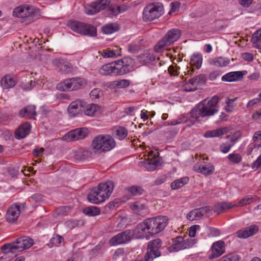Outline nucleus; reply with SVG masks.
Segmentation results:
<instances>
[{
  "mask_svg": "<svg viewBox=\"0 0 261 261\" xmlns=\"http://www.w3.org/2000/svg\"><path fill=\"white\" fill-rule=\"evenodd\" d=\"M189 181V178L188 177H183L180 179L175 180L171 184V188L173 190H177Z\"/></svg>",
  "mask_w": 261,
  "mask_h": 261,
  "instance_id": "obj_37",
  "label": "nucleus"
},
{
  "mask_svg": "<svg viewBox=\"0 0 261 261\" xmlns=\"http://www.w3.org/2000/svg\"><path fill=\"white\" fill-rule=\"evenodd\" d=\"M242 58L245 61L250 62L253 60V56L249 53H244L242 54Z\"/></svg>",
  "mask_w": 261,
  "mask_h": 261,
  "instance_id": "obj_63",
  "label": "nucleus"
},
{
  "mask_svg": "<svg viewBox=\"0 0 261 261\" xmlns=\"http://www.w3.org/2000/svg\"><path fill=\"white\" fill-rule=\"evenodd\" d=\"M64 241L63 238L57 234H55L53 238H51L50 240V242L48 244L49 247H52L53 246H58L60 244H61Z\"/></svg>",
  "mask_w": 261,
  "mask_h": 261,
  "instance_id": "obj_42",
  "label": "nucleus"
},
{
  "mask_svg": "<svg viewBox=\"0 0 261 261\" xmlns=\"http://www.w3.org/2000/svg\"><path fill=\"white\" fill-rule=\"evenodd\" d=\"M71 210V207L68 206H61L56 210V213L58 215H66Z\"/></svg>",
  "mask_w": 261,
  "mask_h": 261,
  "instance_id": "obj_54",
  "label": "nucleus"
},
{
  "mask_svg": "<svg viewBox=\"0 0 261 261\" xmlns=\"http://www.w3.org/2000/svg\"><path fill=\"white\" fill-rule=\"evenodd\" d=\"M125 191L130 195V196H137L142 195L144 190L140 186H133L127 187Z\"/></svg>",
  "mask_w": 261,
  "mask_h": 261,
  "instance_id": "obj_36",
  "label": "nucleus"
},
{
  "mask_svg": "<svg viewBox=\"0 0 261 261\" xmlns=\"http://www.w3.org/2000/svg\"><path fill=\"white\" fill-rule=\"evenodd\" d=\"M84 224V221L82 220H69L66 222V226L70 229H72L75 227L82 226Z\"/></svg>",
  "mask_w": 261,
  "mask_h": 261,
  "instance_id": "obj_44",
  "label": "nucleus"
},
{
  "mask_svg": "<svg viewBox=\"0 0 261 261\" xmlns=\"http://www.w3.org/2000/svg\"><path fill=\"white\" fill-rule=\"evenodd\" d=\"M88 134L89 131L87 128H78L68 132L62 137V139L67 142L75 141L84 139Z\"/></svg>",
  "mask_w": 261,
  "mask_h": 261,
  "instance_id": "obj_10",
  "label": "nucleus"
},
{
  "mask_svg": "<svg viewBox=\"0 0 261 261\" xmlns=\"http://www.w3.org/2000/svg\"><path fill=\"white\" fill-rule=\"evenodd\" d=\"M31 125L26 122L21 125L15 131V136L17 139H22L25 137L30 132Z\"/></svg>",
  "mask_w": 261,
  "mask_h": 261,
  "instance_id": "obj_25",
  "label": "nucleus"
},
{
  "mask_svg": "<svg viewBox=\"0 0 261 261\" xmlns=\"http://www.w3.org/2000/svg\"><path fill=\"white\" fill-rule=\"evenodd\" d=\"M109 4L108 0H97L88 5L85 9V12L88 15H94L106 9Z\"/></svg>",
  "mask_w": 261,
  "mask_h": 261,
  "instance_id": "obj_13",
  "label": "nucleus"
},
{
  "mask_svg": "<svg viewBox=\"0 0 261 261\" xmlns=\"http://www.w3.org/2000/svg\"><path fill=\"white\" fill-rule=\"evenodd\" d=\"M21 117H30L32 116H36L35 106H28L21 109L19 113Z\"/></svg>",
  "mask_w": 261,
  "mask_h": 261,
  "instance_id": "obj_33",
  "label": "nucleus"
},
{
  "mask_svg": "<svg viewBox=\"0 0 261 261\" xmlns=\"http://www.w3.org/2000/svg\"><path fill=\"white\" fill-rule=\"evenodd\" d=\"M168 219L166 216H158L144 220L148 229V233L151 236L162 231L167 224Z\"/></svg>",
  "mask_w": 261,
  "mask_h": 261,
  "instance_id": "obj_5",
  "label": "nucleus"
},
{
  "mask_svg": "<svg viewBox=\"0 0 261 261\" xmlns=\"http://www.w3.org/2000/svg\"><path fill=\"white\" fill-rule=\"evenodd\" d=\"M210 63L216 66L223 67L227 65L229 63V60L227 58L220 57L212 60L210 61Z\"/></svg>",
  "mask_w": 261,
  "mask_h": 261,
  "instance_id": "obj_38",
  "label": "nucleus"
},
{
  "mask_svg": "<svg viewBox=\"0 0 261 261\" xmlns=\"http://www.w3.org/2000/svg\"><path fill=\"white\" fill-rule=\"evenodd\" d=\"M258 230L257 225H252L243 229H241L236 232L237 237L241 239H246L253 236Z\"/></svg>",
  "mask_w": 261,
  "mask_h": 261,
  "instance_id": "obj_17",
  "label": "nucleus"
},
{
  "mask_svg": "<svg viewBox=\"0 0 261 261\" xmlns=\"http://www.w3.org/2000/svg\"><path fill=\"white\" fill-rule=\"evenodd\" d=\"M124 6H114L109 8V11L111 12V14L113 15H117L119 13L125 11V9Z\"/></svg>",
  "mask_w": 261,
  "mask_h": 261,
  "instance_id": "obj_47",
  "label": "nucleus"
},
{
  "mask_svg": "<svg viewBox=\"0 0 261 261\" xmlns=\"http://www.w3.org/2000/svg\"><path fill=\"white\" fill-rule=\"evenodd\" d=\"M59 68L60 71L66 74L69 73L72 71V68L68 64L64 63H61L60 61H59Z\"/></svg>",
  "mask_w": 261,
  "mask_h": 261,
  "instance_id": "obj_51",
  "label": "nucleus"
},
{
  "mask_svg": "<svg viewBox=\"0 0 261 261\" xmlns=\"http://www.w3.org/2000/svg\"><path fill=\"white\" fill-rule=\"evenodd\" d=\"M235 206V204H232L231 203L223 202L219 203L215 205L214 212L219 214L221 212L231 208Z\"/></svg>",
  "mask_w": 261,
  "mask_h": 261,
  "instance_id": "obj_34",
  "label": "nucleus"
},
{
  "mask_svg": "<svg viewBox=\"0 0 261 261\" xmlns=\"http://www.w3.org/2000/svg\"><path fill=\"white\" fill-rule=\"evenodd\" d=\"M202 58L200 54H194L191 58V64L199 69L201 66Z\"/></svg>",
  "mask_w": 261,
  "mask_h": 261,
  "instance_id": "obj_40",
  "label": "nucleus"
},
{
  "mask_svg": "<svg viewBox=\"0 0 261 261\" xmlns=\"http://www.w3.org/2000/svg\"><path fill=\"white\" fill-rule=\"evenodd\" d=\"M130 207L135 213H138L145 208V204L140 201H136L130 205Z\"/></svg>",
  "mask_w": 261,
  "mask_h": 261,
  "instance_id": "obj_46",
  "label": "nucleus"
},
{
  "mask_svg": "<svg viewBox=\"0 0 261 261\" xmlns=\"http://www.w3.org/2000/svg\"><path fill=\"white\" fill-rule=\"evenodd\" d=\"M20 215V206L17 204L10 207L6 214V219L9 222H13L17 219Z\"/></svg>",
  "mask_w": 261,
  "mask_h": 261,
  "instance_id": "obj_20",
  "label": "nucleus"
},
{
  "mask_svg": "<svg viewBox=\"0 0 261 261\" xmlns=\"http://www.w3.org/2000/svg\"><path fill=\"white\" fill-rule=\"evenodd\" d=\"M194 170L198 173H200L205 175H211L214 171V167L212 165L205 166H194Z\"/></svg>",
  "mask_w": 261,
  "mask_h": 261,
  "instance_id": "obj_31",
  "label": "nucleus"
},
{
  "mask_svg": "<svg viewBox=\"0 0 261 261\" xmlns=\"http://www.w3.org/2000/svg\"><path fill=\"white\" fill-rule=\"evenodd\" d=\"M200 226L197 225H193L190 228L189 236L190 237H194L196 235V232L197 229H199Z\"/></svg>",
  "mask_w": 261,
  "mask_h": 261,
  "instance_id": "obj_62",
  "label": "nucleus"
},
{
  "mask_svg": "<svg viewBox=\"0 0 261 261\" xmlns=\"http://www.w3.org/2000/svg\"><path fill=\"white\" fill-rule=\"evenodd\" d=\"M87 85L86 80L76 77L65 80L57 85V89L63 91H74L84 88Z\"/></svg>",
  "mask_w": 261,
  "mask_h": 261,
  "instance_id": "obj_6",
  "label": "nucleus"
},
{
  "mask_svg": "<svg viewBox=\"0 0 261 261\" xmlns=\"http://www.w3.org/2000/svg\"><path fill=\"white\" fill-rule=\"evenodd\" d=\"M178 132V129L173 128L168 130L165 132L167 137L173 138L174 137Z\"/></svg>",
  "mask_w": 261,
  "mask_h": 261,
  "instance_id": "obj_61",
  "label": "nucleus"
},
{
  "mask_svg": "<svg viewBox=\"0 0 261 261\" xmlns=\"http://www.w3.org/2000/svg\"><path fill=\"white\" fill-rule=\"evenodd\" d=\"M102 112L101 107L96 104L88 105L84 112L85 115L89 116H98L101 115Z\"/></svg>",
  "mask_w": 261,
  "mask_h": 261,
  "instance_id": "obj_23",
  "label": "nucleus"
},
{
  "mask_svg": "<svg viewBox=\"0 0 261 261\" xmlns=\"http://www.w3.org/2000/svg\"><path fill=\"white\" fill-rule=\"evenodd\" d=\"M134 63V61L130 58H124L116 62L118 74H125L133 70Z\"/></svg>",
  "mask_w": 261,
  "mask_h": 261,
  "instance_id": "obj_12",
  "label": "nucleus"
},
{
  "mask_svg": "<svg viewBox=\"0 0 261 261\" xmlns=\"http://www.w3.org/2000/svg\"><path fill=\"white\" fill-rule=\"evenodd\" d=\"M163 13V7L160 4H150L146 6L143 11V17L146 21L159 18Z\"/></svg>",
  "mask_w": 261,
  "mask_h": 261,
  "instance_id": "obj_8",
  "label": "nucleus"
},
{
  "mask_svg": "<svg viewBox=\"0 0 261 261\" xmlns=\"http://www.w3.org/2000/svg\"><path fill=\"white\" fill-rule=\"evenodd\" d=\"M67 24L72 30L77 33L90 36L96 35V29L92 25L75 20L69 21Z\"/></svg>",
  "mask_w": 261,
  "mask_h": 261,
  "instance_id": "obj_7",
  "label": "nucleus"
},
{
  "mask_svg": "<svg viewBox=\"0 0 261 261\" xmlns=\"http://www.w3.org/2000/svg\"><path fill=\"white\" fill-rule=\"evenodd\" d=\"M228 131V128L224 127L211 131H208L205 133L204 136L206 138L218 137L226 134Z\"/></svg>",
  "mask_w": 261,
  "mask_h": 261,
  "instance_id": "obj_28",
  "label": "nucleus"
},
{
  "mask_svg": "<svg viewBox=\"0 0 261 261\" xmlns=\"http://www.w3.org/2000/svg\"><path fill=\"white\" fill-rule=\"evenodd\" d=\"M129 84L128 80L124 79L113 81L112 85L118 88H124L128 87Z\"/></svg>",
  "mask_w": 261,
  "mask_h": 261,
  "instance_id": "obj_45",
  "label": "nucleus"
},
{
  "mask_svg": "<svg viewBox=\"0 0 261 261\" xmlns=\"http://www.w3.org/2000/svg\"><path fill=\"white\" fill-rule=\"evenodd\" d=\"M114 187V182L112 181H108L104 183H100L97 187H95L97 191L108 199L112 193Z\"/></svg>",
  "mask_w": 261,
  "mask_h": 261,
  "instance_id": "obj_16",
  "label": "nucleus"
},
{
  "mask_svg": "<svg viewBox=\"0 0 261 261\" xmlns=\"http://www.w3.org/2000/svg\"><path fill=\"white\" fill-rule=\"evenodd\" d=\"M101 94V91L99 89L95 88L93 89L90 93V97L92 99H97L99 97V95Z\"/></svg>",
  "mask_w": 261,
  "mask_h": 261,
  "instance_id": "obj_59",
  "label": "nucleus"
},
{
  "mask_svg": "<svg viewBox=\"0 0 261 261\" xmlns=\"http://www.w3.org/2000/svg\"><path fill=\"white\" fill-rule=\"evenodd\" d=\"M138 60L142 63H149L155 59L153 54L149 51H145L137 56Z\"/></svg>",
  "mask_w": 261,
  "mask_h": 261,
  "instance_id": "obj_29",
  "label": "nucleus"
},
{
  "mask_svg": "<svg viewBox=\"0 0 261 261\" xmlns=\"http://www.w3.org/2000/svg\"><path fill=\"white\" fill-rule=\"evenodd\" d=\"M119 29V25L116 23L107 24L102 27V31L106 34H112Z\"/></svg>",
  "mask_w": 261,
  "mask_h": 261,
  "instance_id": "obj_35",
  "label": "nucleus"
},
{
  "mask_svg": "<svg viewBox=\"0 0 261 261\" xmlns=\"http://www.w3.org/2000/svg\"><path fill=\"white\" fill-rule=\"evenodd\" d=\"M146 164V168L150 170H154L156 169L159 163L158 157L148 158Z\"/></svg>",
  "mask_w": 261,
  "mask_h": 261,
  "instance_id": "obj_41",
  "label": "nucleus"
},
{
  "mask_svg": "<svg viewBox=\"0 0 261 261\" xmlns=\"http://www.w3.org/2000/svg\"><path fill=\"white\" fill-rule=\"evenodd\" d=\"M115 146L114 139L110 135H100L94 138L91 147L95 153L110 151Z\"/></svg>",
  "mask_w": 261,
  "mask_h": 261,
  "instance_id": "obj_2",
  "label": "nucleus"
},
{
  "mask_svg": "<svg viewBox=\"0 0 261 261\" xmlns=\"http://www.w3.org/2000/svg\"><path fill=\"white\" fill-rule=\"evenodd\" d=\"M251 41L253 44H257L259 42H261V32L260 31H257L253 34Z\"/></svg>",
  "mask_w": 261,
  "mask_h": 261,
  "instance_id": "obj_57",
  "label": "nucleus"
},
{
  "mask_svg": "<svg viewBox=\"0 0 261 261\" xmlns=\"http://www.w3.org/2000/svg\"><path fill=\"white\" fill-rule=\"evenodd\" d=\"M114 135L118 139L123 140L127 136V131L123 127H117L115 128Z\"/></svg>",
  "mask_w": 261,
  "mask_h": 261,
  "instance_id": "obj_39",
  "label": "nucleus"
},
{
  "mask_svg": "<svg viewBox=\"0 0 261 261\" xmlns=\"http://www.w3.org/2000/svg\"><path fill=\"white\" fill-rule=\"evenodd\" d=\"M91 151L86 148H79L74 153V157L75 159L79 161L85 160L91 156Z\"/></svg>",
  "mask_w": 261,
  "mask_h": 261,
  "instance_id": "obj_30",
  "label": "nucleus"
},
{
  "mask_svg": "<svg viewBox=\"0 0 261 261\" xmlns=\"http://www.w3.org/2000/svg\"><path fill=\"white\" fill-rule=\"evenodd\" d=\"M141 49V47L138 43L130 44L128 47V51L131 53H136Z\"/></svg>",
  "mask_w": 261,
  "mask_h": 261,
  "instance_id": "obj_53",
  "label": "nucleus"
},
{
  "mask_svg": "<svg viewBox=\"0 0 261 261\" xmlns=\"http://www.w3.org/2000/svg\"><path fill=\"white\" fill-rule=\"evenodd\" d=\"M253 198L249 195L246 196L241 200H240L237 204H235V206H244L249 204L253 200Z\"/></svg>",
  "mask_w": 261,
  "mask_h": 261,
  "instance_id": "obj_48",
  "label": "nucleus"
},
{
  "mask_svg": "<svg viewBox=\"0 0 261 261\" xmlns=\"http://www.w3.org/2000/svg\"><path fill=\"white\" fill-rule=\"evenodd\" d=\"M132 238V232L130 230H126L117 234L109 241L111 246H115L119 244L125 243L130 240Z\"/></svg>",
  "mask_w": 261,
  "mask_h": 261,
  "instance_id": "obj_14",
  "label": "nucleus"
},
{
  "mask_svg": "<svg viewBox=\"0 0 261 261\" xmlns=\"http://www.w3.org/2000/svg\"><path fill=\"white\" fill-rule=\"evenodd\" d=\"M84 213L90 216H95L100 214V210L96 206L87 207L84 209Z\"/></svg>",
  "mask_w": 261,
  "mask_h": 261,
  "instance_id": "obj_43",
  "label": "nucleus"
},
{
  "mask_svg": "<svg viewBox=\"0 0 261 261\" xmlns=\"http://www.w3.org/2000/svg\"><path fill=\"white\" fill-rule=\"evenodd\" d=\"M103 58H113L117 56L116 53L112 50L105 49L101 54Z\"/></svg>",
  "mask_w": 261,
  "mask_h": 261,
  "instance_id": "obj_55",
  "label": "nucleus"
},
{
  "mask_svg": "<svg viewBox=\"0 0 261 261\" xmlns=\"http://www.w3.org/2000/svg\"><path fill=\"white\" fill-rule=\"evenodd\" d=\"M84 102L77 100L72 102L68 108V112L72 117L76 116L81 111V108L83 106Z\"/></svg>",
  "mask_w": 261,
  "mask_h": 261,
  "instance_id": "obj_22",
  "label": "nucleus"
},
{
  "mask_svg": "<svg viewBox=\"0 0 261 261\" xmlns=\"http://www.w3.org/2000/svg\"><path fill=\"white\" fill-rule=\"evenodd\" d=\"M233 146V144H228L226 143H223L221 144L220 146V149L221 152L223 153H227L228 152L231 147Z\"/></svg>",
  "mask_w": 261,
  "mask_h": 261,
  "instance_id": "obj_60",
  "label": "nucleus"
},
{
  "mask_svg": "<svg viewBox=\"0 0 261 261\" xmlns=\"http://www.w3.org/2000/svg\"><path fill=\"white\" fill-rule=\"evenodd\" d=\"M132 236L136 239H143L145 238L147 239H148L149 237L151 236L150 234L148 233V229L144 221L137 225L133 230Z\"/></svg>",
  "mask_w": 261,
  "mask_h": 261,
  "instance_id": "obj_15",
  "label": "nucleus"
},
{
  "mask_svg": "<svg viewBox=\"0 0 261 261\" xmlns=\"http://www.w3.org/2000/svg\"><path fill=\"white\" fill-rule=\"evenodd\" d=\"M116 65H113L112 64H108L102 66L99 70L100 74L108 75L111 74H118Z\"/></svg>",
  "mask_w": 261,
  "mask_h": 261,
  "instance_id": "obj_26",
  "label": "nucleus"
},
{
  "mask_svg": "<svg viewBox=\"0 0 261 261\" xmlns=\"http://www.w3.org/2000/svg\"><path fill=\"white\" fill-rule=\"evenodd\" d=\"M162 246V241L159 239H154L148 243L147 251L145 254V261H152L161 255L159 249Z\"/></svg>",
  "mask_w": 261,
  "mask_h": 261,
  "instance_id": "obj_9",
  "label": "nucleus"
},
{
  "mask_svg": "<svg viewBox=\"0 0 261 261\" xmlns=\"http://www.w3.org/2000/svg\"><path fill=\"white\" fill-rule=\"evenodd\" d=\"M173 244L168 248L170 252H177L179 250L186 248V244L185 243L184 239L181 236L177 237L173 239Z\"/></svg>",
  "mask_w": 261,
  "mask_h": 261,
  "instance_id": "obj_19",
  "label": "nucleus"
},
{
  "mask_svg": "<svg viewBox=\"0 0 261 261\" xmlns=\"http://www.w3.org/2000/svg\"><path fill=\"white\" fill-rule=\"evenodd\" d=\"M106 199L105 196L100 194L96 188H93L88 195V201L93 203L99 204L105 201Z\"/></svg>",
  "mask_w": 261,
  "mask_h": 261,
  "instance_id": "obj_21",
  "label": "nucleus"
},
{
  "mask_svg": "<svg viewBox=\"0 0 261 261\" xmlns=\"http://www.w3.org/2000/svg\"><path fill=\"white\" fill-rule=\"evenodd\" d=\"M219 98L217 96L202 100L191 110L190 117L196 120L200 117L214 115L219 111Z\"/></svg>",
  "mask_w": 261,
  "mask_h": 261,
  "instance_id": "obj_1",
  "label": "nucleus"
},
{
  "mask_svg": "<svg viewBox=\"0 0 261 261\" xmlns=\"http://www.w3.org/2000/svg\"><path fill=\"white\" fill-rule=\"evenodd\" d=\"M181 35V32L178 29H172L168 31L154 46V51L156 53H161L165 47L176 41L180 37Z\"/></svg>",
  "mask_w": 261,
  "mask_h": 261,
  "instance_id": "obj_4",
  "label": "nucleus"
},
{
  "mask_svg": "<svg viewBox=\"0 0 261 261\" xmlns=\"http://www.w3.org/2000/svg\"><path fill=\"white\" fill-rule=\"evenodd\" d=\"M16 85V82L10 75H6L1 80V85L3 89H9Z\"/></svg>",
  "mask_w": 261,
  "mask_h": 261,
  "instance_id": "obj_32",
  "label": "nucleus"
},
{
  "mask_svg": "<svg viewBox=\"0 0 261 261\" xmlns=\"http://www.w3.org/2000/svg\"><path fill=\"white\" fill-rule=\"evenodd\" d=\"M180 3L179 2H172L170 4L171 5V10L169 12V14L171 15L173 13H175L177 11L180 7Z\"/></svg>",
  "mask_w": 261,
  "mask_h": 261,
  "instance_id": "obj_58",
  "label": "nucleus"
},
{
  "mask_svg": "<svg viewBox=\"0 0 261 261\" xmlns=\"http://www.w3.org/2000/svg\"><path fill=\"white\" fill-rule=\"evenodd\" d=\"M212 253L209 256L212 259L218 257L225 252V244L223 241H217L213 244L212 248Z\"/></svg>",
  "mask_w": 261,
  "mask_h": 261,
  "instance_id": "obj_18",
  "label": "nucleus"
},
{
  "mask_svg": "<svg viewBox=\"0 0 261 261\" xmlns=\"http://www.w3.org/2000/svg\"><path fill=\"white\" fill-rule=\"evenodd\" d=\"M228 159L233 164H239L242 161V156L239 153H231L227 156Z\"/></svg>",
  "mask_w": 261,
  "mask_h": 261,
  "instance_id": "obj_50",
  "label": "nucleus"
},
{
  "mask_svg": "<svg viewBox=\"0 0 261 261\" xmlns=\"http://www.w3.org/2000/svg\"><path fill=\"white\" fill-rule=\"evenodd\" d=\"M241 136V133L240 131L238 130L236 132L232 135L231 136L228 135L227 136V138H230V142H232V144H234L240 138Z\"/></svg>",
  "mask_w": 261,
  "mask_h": 261,
  "instance_id": "obj_56",
  "label": "nucleus"
},
{
  "mask_svg": "<svg viewBox=\"0 0 261 261\" xmlns=\"http://www.w3.org/2000/svg\"><path fill=\"white\" fill-rule=\"evenodd\" d=\"M125 254L124 249L118 248L114 253L113 259L115 260L123 259L125 257Z\"/></svg>",
  "mask_w": 261,
  "mask_h": 261,
  "instance_id": "obj_49",
  "label": "nucleus"
},
{
  "mask_svg": "<svg viewBox=\"0 0 261 261\" xmlns=\"http://www.w3.org/2000/svg\"><path fill=\"white\" fill-rule=\"evenodd\" d=\"M34 244L33 240L28 237H22L17 239L15 242L8 243L2 246L1 249L4 253H15L30 248Z\"/></svg>",
  "mask_w": 261,
  "mask_h": 261,
  "instance_id": "obj_3",
  "label": "nucleus"
},
{
  "mask_svg": "<svg viewBox=\"0 0 261 261\" xmlns=\"http://www.w3.org/2000/svg\"><path fill=\"white\" fill-rule=\"evenodd\" d=\"M36 12V10L32 6L24 4L15 8L13 15L19 18H26L34 15Z\"/></svg>",
  "mask_w": 261,
  "mask_h": 261,
  "instance_id": "obj_11",
  "label": "nucleus"
},
{
  "mask_svg": "<svg viewBox=\"0 0 261 261\" xmlns=\"http://www.w3.org/2000/svg\"><path fill=\"white\" fill-rule=\"evenodd\" d=\"M179 67L176 64L175 65H171L168 67V71L171 76H177L179 74Z\"/></svg>",
  "mask_w": 261,
  "mask_h": 261,
  "instance_id": "obj_52",
  "label": "nucleus"
},
{
  "mask_svg": "<svg viewBox=\"0 0 261 261\" xmlns=\"http://www.w3.org/2000/svg\"><path fill=\"white\" fill-rule=\"evenodd\" d=\"M228 261H239V257L236 254H228L226 255Z\"/></svg>",
  "mask_w": 261,
  "mask_h": 261,
  "instance_id": "obj_64",
  "label": "nucleus"
},
{
  "mask_svg": "<svg viewBox=\"0 0 261 261\" xmlns=\"http://www.w3.org/2000/svg\"><path fill=\"white\" fill-rule=\"evenodd\" d=\"M243 77V74L241 71L230 72L228 73L222 77L223 81L233 82L240 79Z\"/></svg>",
  "mask_w": 261,
  "mask_h": 261,
  "instance_id": "obj_27",
  "label": "nucleus"
},
{
  "mask_svg": "<svg viewBox=\"0 0 261 261\" xmlns=\"http://www.w3.org/2000/svg\"><path fill=\"white\" fill-rule=\"evenodd\" d=\"M206 77L204 74H201L197 76H194V77L190 79L188 82L186 83L184 87L185 90L187 91H191L192 89L189 88V84L192 85H197L200 83H204L206 81Z\"/></svg>",
  "mask_w": 261,
  "mask_h": 261,
  "instance_id": "obj_24",
  "label": "nucleus"
}]
</instances>
